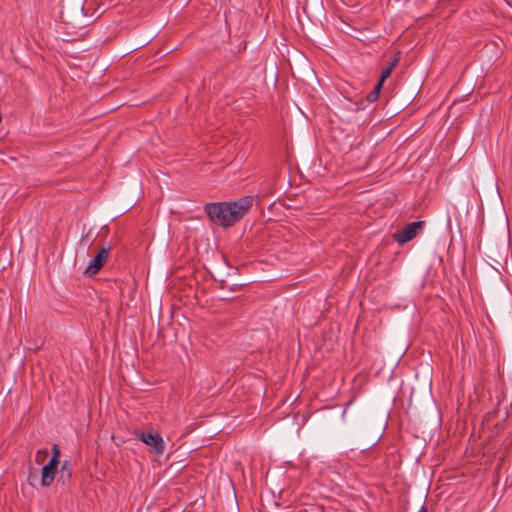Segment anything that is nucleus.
<instances>
[{
	"label": "nucleus",
	"mask_w": 512,
	"mask_h": 512,
	"mask_svg": "<svg viewBox=\"0 0 512 512\" xmlns=\"http://www.w3.org/2000/svg\"><path fill=\"white\" fill-rule=\"evenodd\" d=\"M253 203L251 196H245L231 203H210L205 207L209 218L221 226H231L239 221Z\"/></svg>",
	"instance_id": "f257e3e1"
},
{
	"label": "nucleus",
	"mask_w": 512,
	"mask_h": 512,
	"mask_svg": "<svg viewBox=\"0 0 512 512\" xmlns=\"http://www.w3.org/2000/svg\"><path fill=\"white\" fill-rule=\"evenodd\" d=\"M138 438L145 443L156 455L160 456L165 451V442L162 436L157 432L143 431Z\"/></svg>",
	"instance_id": "f03ea898"
},
{
	"label": "nucleus",
	"mask_w": 512,
	"mask_h": 512,
	"mask_svg": "<svg viewBox=\"0 0 512 512\" xmlns=\"http://www.w3.org/2000/svg\"><path fill=\"white\" fill-rule=\"evenodd\" d=\"M424 221L411 222L394 234V239L399 244H405L414 239L424 227Z\"/></svg>",
	"instance_id": "7ed1b4c3"
},
{
	"label": "nucleus",
	"mask_w": 512,
	"mask_h": 512,
	"mask_svg": "<svg viewBox=\"0 0 512 512\" xmlns=\"http://www.w3.org/2000/svg\"><path fill=\"white\" fill-rule=\"evenodd\" d=\"M109 253V247H102L87 266L85 274L89 276L97 274L107 262Z\"/></svg>",
	"instance_id": "20e7f679"
},
{
	"label": "nucleus",
	"mask_w": 512,
	"mask_h": 512,
	"mask_svg": "<svg viewBox=\"0 0 512 512\" xmlns=\"http://www.w3.org/2000/svg\"><path fill=\"white\" fill-rule=\"evenodd\" d=\"M57 465L54 464V461H49L41 471V486L49 487L54 481Z\"/></svg>",
	"instance_id": "39448f33"
},
{
	"label": "nucleus",
	"mask_w": 512,
	"mask_h": 512,
	"mask_svg": "<svg viewBox=\"0 0 512 512\" xmlns=\"http://www.w3.org/2000/svg\"><path fill=\"white\" fill-rule=\"evenodd\" d=\"M399 60H400V53H397L394 56V58L392 59V61L388 64V66L382 70L381 77H380V79L378 81V83L380 85L383 86V83L391 75L393 69L396 67V65L398 64Z\"/></svg>",
	"instance_id": "423d86ee"
},
{
	"label": "nucleus",
	"mask_w": 512,
	"mask_h": 512,
	"mask_svg": "<svg viewBox=\"0 0 512 512\" xmlns=\"http://www.w3.org/2000/svg\"><path fill=\"white\" fill-rule=\"evenodd\" d=\"M382 88V85H380L379 83L376 84V86L374 87L373 91H371L369 93V95L367 96V100L369 102H374L375 100H377L378 96H379V93H380V90Z\"/></svg>",
	"instance_id": "0eeeda50"
},
{
	"label": "nucleus",
	"mask_w": 512,
	"mask_h": 512,
	"mask_svg": "<svg viewBox=\"0 0 512 512\" xmlns=\"http://www.w3.org/2000/svg\"><path fill=\"white\" fill-rule=\"evenodd\" d=\"M59 457H60V449L57 444H54L52 446V458L50 461H54V464L58 466L59 464Z\"/></svg>",
	"instance_id": "6e6552de"
},
{
	"label": "nucleus",
	"mask_w": 512,
	"mask_h": 512,
	"mask_svg": "<svg viewBox=\"0 0 512 512\" xmlns=\"http://www.w3.org/2000/svg\"><path fill=\"white\" fill-rule=\"evenodd\" d=\"M65 475L67 478L71 477V470L67 462H65L61 467V478H64Z\"/></svg>",
	"instance_id": "1a4fd4ad"
},
{
	"label": "nucleus",
	"mask_w": 512,
	"mask_h": 512,
	"mask_svg": "<svg viewBox=\"0 0 512 512\" xmlns=\"http://www.w3.org/2000/svg\"><path fill=\"white\" fill-rule=\"evenodd\" d=\"M48 455L47 449L38 450L36 453V462L41 463L43 461V458Z\"/></svg>",
	"instance_id": "9d476101"
},
{
	"label": "nucleus",
	"mask_w": 512,
	"mask_h": 512,
	"mask_svg": "<svg viewBox=\"0 0 512 512\" xmlns=\"http://www.w3.org/2000/svg\"><path fill=\"white\" fill-rule=\"evenodd\" d=\"M418 512H427V509L425 506H422Z\"/></svg>",
	"instance_id": "9b49d317"
}]
</instances>
